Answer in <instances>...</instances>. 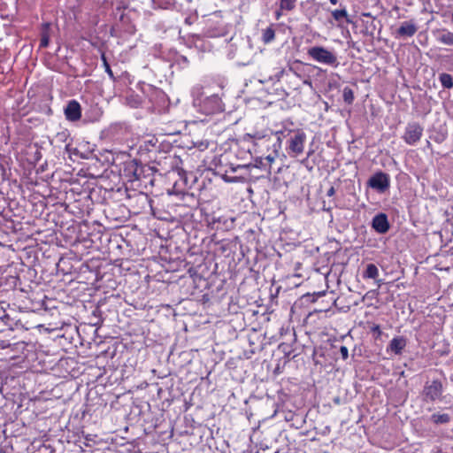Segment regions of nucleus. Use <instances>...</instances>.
<instances>
[{
  "label": "nucleus",
  "instance_id": "obj_1",
  "mask_svg": "<svg viewBox=\"0 0 453 453\" xmlns=\"http://www.w3.org/2000/svg\"><path fill=\"white\" fill-rule=\"evenodd\" d=\"M249 141L253 143L255 151L260 156L256 159V166L271 173V165L278 157L280 150L279 135L272 131L256 132L248 134Z\"/></svg>",
  "mask_w": 453,
  "mask_h": 453
},
{
  "label": "nucleus",
  "instance_id": "obj_2",
  "mask_svg": "<svg viewBox=\"0 0 453 453\" xmlns=\"http://www.w3.org/2000/svg\"><path fill=\"white\" fill-rule=\"evenodd\" d=\"M276 134L279 135L280 144L284 142L285 150L290 157H296L303 152L307 140L306 133L303 128L296 127L292 121H283Z\"/></svg>",
  "mask_w": 453,
  "mask_h": 453
},
{
  "label": "nucleus",
  "instance_id": "obj_3",
  "mask_svg": "<svg viewBox=\"0 0 453 453\" xmlns=\"http://www.w3.org/2000/svg\"><path fill=\"white\" fill-rule=\"evenodd\" d=\"M194 105L205 115H214L225 111V104L218 94H209L202 88H193Z\"/></svg>",
  "mask_w": 453,
  "mask_h": 453
},
{
  "label": "nucleus",
  "instance_id": "obj_4",
  "mask_svg": "<svg viewBox=\"0 0 453 453\" xmlns=\"http://www.w3.org/2000/svg\"><path fill=\"white\" fill-rule=\"evenodd\" d=\"M307 55L313 61L334 68L340 64L336 52L323 46L310 47L307 50Z\"/></svg>",
  "mask_w": 453,
  "mask_h": 453
},
{
  "label": "nucleus",
  "instance_id": "obj_5",
  "mask_svg": "<svg viewBox=\"0 0 453 453\" xmlns=\"http://www.w3.org/2000/svg\"><path fill=\"white\" fill-rule=\"evenodd\" d=\"M229 29L230 26L227 23L215 16L208 20L203 35L208 38L222 37L229 33Z\"/></svg>",
  "mask_w": 453,
  "mask_h": 453
},
{
  "label": "nucleus",
  "instance_id": "obj_6",
  "mask_svg": "<svg viewBox=\"0 0 453 453\" xmlns=\"http://www.w3.org/2000/svg\"><path fill=\"white\" fill-rule=\"evenodd\" d=\"M424 128L418 122H410L406 125L403 140L411 146L416 145L423 136Z\"/></svg>",
  "mask_w": 453,
  "mask_h": 453
},
{
  "label": "nucleus",
  "instance_id": "obj_7",
  "mask_svg": "<svg viewBox=\"0 0 453 453\" xmlns=\"http://www.w3.org/2000/svg\"><path fill=\"white\" fill-rule=\"evenodd\" d=\"M443 392V387L440 380H434L431 382H426L422 391L423 401L434 403L441 399Z\"/></svg>",
  "mask_w": 453,
  "mask_h": 453
},
{
  "label": "nucleus",
  "instance_id": "obj_8",
  "mask_svg": "<svg viewBox=\"0 0 453 453\" xmlns=\"http://www.w3.org/2000/svg\"><path fill=\"white\" fill-rule=\"evenodd\" d=\"M135 31V25L129 12H123L119 17V20L116 22L112 27V32L115 33V35H117L118 33L131 35H134Z\"/></svg>",
  "mask_w": 453,
  "mask_h": 453
},
{
  "label": "nucleus",
  "instance_id": "obj_9",
  "mask_svg": "<svg viewBox=\"0 0 453 453\" xmlns=\"http://www.w3.org/2000/svg\"><path fill=\"white\" fill-rule=\"evenodd\" d=\"M367 184L379 193H384L390 186V177L388 173L379 171L370 177Z\"/></svg>",
  "mask_w": 453,
  "mask_h": 453
},
{
  "label": "nucleus",
  "instance_id": "obj_10",
  "mask_svg": "<svg viewBox=\"0 0 453 453\" xmlns=\"http://www.w3.org/2000/svg\"><path fill=\"white\" fill-rule=\"evenodd\" d=\"M150 101L152 104V111L160 112L166 104V95L160 89H154L150 95Z\"/></svg>",
  "mask_w": 453,
  "mask_h": 453
},
{
  "label": "nucleus",
  "instance_id": "obj_11",
  "mask_svg": "<svg viewBox=\"0 0 453 453\" xmlns=\"http://www.w3.org/2000/svg\"><path fill=\"white\" fill-rule=\"evenodd\" d=\"M372 227L378 234H386L390 228L387 214L381 212L375 215L372 220Z\"/></svg>",
  "mask_w": 453,
  "mask_h": 453
},
{
  "label": "nucleus",
  "instance_id": "obj_12",
  "mask_svg": "<svg viewBox=\"0 0 453 453\" xmlns=\"http://www.w3.org/2000/svg\"><path fill=\"white\" fill-rule=\"evenodd\" d=\"M65 118L70 121H77L81 117V107L76 100H71L68 102L65 108Z\"/></svg>",
  "mask_w": 453,
  "mask_h": 453
},
{
  "label": "nucleus",
  "instance_id": "obj_13",
  "mask_svg": "<svg viewBox=\"0 0 453 453\" xmlns=\"http://www.w3.org/2000/svg\"><path fill=\"white\" fill-rule=\"evenodd\" d=\"M407 345V340L403 336L394 337L387 347V352L401 355Z\"/></svg>",
  "mask_w": 453,
  "mask_h": 453
},
{
  "label": "nucleus",
  "instance_id": "obj_14",
  "mask_svg": "<svg viewBox=\"0 0 453 453\" xmlns=\"http://www.w3.org/2000/svg\"><path fill=\"white\" fill-rule=\"evenodd\" d=\"M418 31V27L413 20L404 21L396 31V37H411Z\"/></svg>",
  "mask_w": 453,
  "mask_h": 453
},
{
  "label": "nucleus",
  "instance_id": "obj_15",
  "mask_svg": "<svg viewBox=\"0 0 453 453\" xmlns=\"http://www.w3.org/2000/svg\"><path fill=\"white\" fill-rule=\"evenodd\" d=\"M275 39V29L273 25L267 27L261 31V41L265 44L271 43Z\"/></svg>",
  "mask_w": 453,
  "mask_h": 453
},
{
  "label": "nucleus",
  "instance_id": "obj_16",
  "mask_svg": "<svg viewBox=\"0 0 453 453\" xmlns=\"http://www.w3.org/2000/svg\"><path fill=\"white\" fill-rule=\"evenodd\" d=\"M437 41L445 45L453 46V33L449 30L442 29L437 35Z\"/></svg>",
  "mask_w": 453,
  "mask_h": 453
},
{
  "label": "nucleus",
  "instance_id": "obj_17",
  "mask_svg": "<svg viewBox=\"0 0 453 453\" xmlns=\"http://www.w3.org/2000/svg\"><path fill=\"white\" fill-rule=\"evenodd\" d=\"M379 276V269L374 264H368L363 273L364 279L377 280Z\"/></svg>",
  "mask_w": 453,
  "mask_h": 453
},
{
  "label": "nucleus",
  "instance_id": "obj_18",
  "mask_svg": "<svg viewBox=\"0 0 453 453\" xmlns=\"http://www.w3.org/2000/svg\"><path fill=\"white\" fill-rule=\"evenodd\" d=\"M439 81L444 88H453V76L449 73H442L439 75Z\"/></svg>",
  "mask_w": 453,
  "mask_h": 453
},
{
  "label": "nucleus",
  "instance_id": "obj_19",
  "mask_svg": "<svg viewBox=\"0 0 453 453\" xmlns=\"http://www.w3.org/2000/svg\"><path fill=\"white\" fill-rule=\"evenodd\" d=\"M297 0H277V4L280 5V10L286 12L293 11L296 6Z\"/></svg>",
  "mask_w": 453,
  "mask_h": 453
},
{
  "label": "nucleus",
  "instance_id": "obj_20",
  "mask_svg": "<svg viewBox=\"0 0 453 453\" xmlns=\"http://www.w3.org/2000/svg\"><path fill=\"white\" fill-rule=\"evenodd\" d=\"M331 15L334 18V19L337 22H341L343 19L348 20V12H347L346 7H343L340 10L332 11Z\"/></svg>",
  "mask_w": 453,
  "mask_h": 453
},
{
  "label": "nucleus",
  "instance_id": "obj_21",
  "mask_svg": "<svg viewBox=\"0 0 453 453\" xmlns=\"http://www.w3.org/2000/svg\"><path fill=\"white\" fill-rule=\"evenodd\" d=\"M431 420L434 423V424H446V423H449V420H450V417L449 414L447 413H443V414H439V413H434L431 416Z\"/></svg>",
  "mask_w": 453,
  "mask_h": 453
},
{
  "label": "nucleus",
  "instance_id": "obj_22",
  "mask_svg": "<svg viewBox=\"0 0 453 453\" xmlns=\"http://www.w3.org/2000/svg\"><path fill=\"white\" fill-rule=\"evenodd\" d=\"M156 8L169 9L173 6L175 0H152Z\"/></svg>",
  "mask_w": 453,
  "mask_h": 453
},
{
  "label": "nucleus",
  "instance_id": "obj_23",
  "mask_svg": "<svg viewBox=\"0 0 453 453\" xmlns=\"http://www.w3.org/2000/svg\"><path fill=\"white\" fill-rule=\"evenodd\" d=\"M342 97L346 104H352L355 99L353 90L349 87H345L342 91Z\"/></svg>",
  "mask_w": 453,
  "mask_h": 453
},
{
  "label": "nucleus",
  "instance_id": "obj_24",
  "mask_svg": "<svg viewBox=\"0 0 453 453\" xmlns=\"http://www.w3.org/2000/svg\"><path fill=\"white\" fill-rule=\"evenodd\" d=\"M101 60L103 62L105 72L108 73L109 77L112 81H114L115 77H114L113 72L111 71V66L107 61L106 56L104 52L101 54Z\"/></svg>",
  "mask_w": 453,
  "mask_h": 453
},
{
  "label": "nucleus",
  "instance_id": "obj_25",
  "mask_svg": "<svg viewBox=\"0 0 453 453\" xmlns=\"http://www.w3.org/2000/svg\"><path fill=\"white\" fill-rule=\"evenodd\" d=\"M230 221L231 225L234 223V219H228L226 217H219V218H213L211 224V225H215V224H223L224 226H226V227H228V222Z\"/></svg>",
  "mask_w": 453,
  "mask_h": 453
},
{
  "label": "nucleus",
  "instance_id": "obj_26",
  "mask_svg": "<svg viewBox=\"0 0 453 453\" xmlns=\"http://www.w3.org/2000/svg\"><path fill=\"white\" fill-rule=\"evenodd\" d=\"M313 154V150H309L308 153H307V157L303 159L301 161V164L303 165H304L306 168H308L309 170H311L312 169V166H310L309 164H308V158Z\"/></svg>",
  "mask_w": 453,
  "mask_h": 453
},
{
  "label": "nucleus",
  "instance_id": "obj_27",
  "mask_svg": "<svg viewBox=\"0 0 453 453\" xmlns=\"http://www.w3.org/2000/svg\"><path fill=\"white\" fill-rule=\"evenodd\" d=\"M340 353L343 360H346L349 357V349L346 346H342L340 348Z\"/></svg>",
  "mask_w": 453,
  "mask_h": 453
},
{
  "label": "nucleus",
  "instance_id": "obj_28",
  "mask_svg": "<svg viewBox=\"0 0 453 453\" xmlns=\"http://www.w3.org/2000/svg\"><path fill=\"white\" fill-rule=\"evenodd\" d=\"M285 12H286L285 10H280V5H279V8L275 11V13H274L275 19H277V20L280 19Z\"/></svg>",
  "mask_w": 453,
  "mask_h": 453
},
{
  "label": "nucleus",
  "instance_id": "obj_29",
  "mask_svg": "<svg viewBox=\"0 0 453 453\" xmlns=\"http://www.w3.org/2000/svg\"><path fill=\"white\" fill-rule=\"evenodd\" d=\"M49 44V38L47 36H42L41 38L40 45L41 47H47Z\"/></svg>",
  "mask_w": 453,
  "mask_h": 453
},
{
  "label": "nucleus",
  "instance_id": "obj_30",
  "mask_svg": "<svg viewBox=\"0 0 453 453\" xmlns=\"http://www.w3.org/2000/svg\"><path fill=\"white\" fill-rule=\"evenodd\" d=\"M303 83L304 85L309 86L310 88H312V81H311V80L310 79V77H306V76H305V77H303Z\"/></svg>",
  "mask_w": 453,
  "mask_h": 453
},
{
  "label": "nucleus",
  "instance_id": "obj_31",
  "mask_svg": "<svg viewBox=\"0 0 453 453\" xmlns=\"http://www.w3.org/2000/svg\"><path fill=\"white\" fill-rule=\"evenodd\" d=\"M178 186H179V184L177 182H175V184H174V186L173 188V192L174 194H183L184 192L182 190L179 189Z\"/></svg>",
  "mask_w": 453,
  "mask_h": 453
},
{
  "label": "nucleus",
  "instance_id": "obj_32",
  "mask_svg": "<svg viewBox=\"0 0 453 453\" xmlns=\"http://www.w3.org/2000/svg\"><path fill=\"white\" fill-rule=\"evenodd\" d=\"M10 345H11L10 342H8L6 341H1L0 342V349H2L9 348Z\"/></svg>",
  "mask_w": 453,
  "mask_h": 453
},
{
  "label": "nucleus",
  "instance_id": "obj_33",
  "mask_svg": "<svg viewBox=\"0 0 453 453\" xmlns=\"http://www.w3.org/2000/svg\"><path fill=\"white\" fill-rule=\"evenodd\" d=\"M334 194H335V189H334V187H331V188L327 190V192H326V195H327L328 196H334Z\"/></svg>",
  "mask_w": 453,
  "mask_h": 453
},
{
  "label": "nucleus",
  "instance_id": "obj_34",
  "mask_svg": "<svg viewBox=\"0 0 453 453\" xmlns=\"http://www.w3.org/2000/svg\"><path fill=\"white\" fill-rule=\"evenodd\" d=\"M294 73H295L298 78H300V79H302V80H303V77H304L303 75H302L301 73H298V72H296V71H295V72H294Z\"/></svg>",
  "mask_w": 453,
  "mask_h": 453
},
{
  "label": "nucleus",
  "instance_id": "obj_35",
  "mask_svg": "<svg viewBox=\"0 0 453 453\" xmlns=\"http://www.w3.org/2000/svg\"><path fill=\"white\" fill-rule=\"evenodd\" d=\"M329 2H330L332 4L335 5V4H337L338 0H329Z\"/></svg>",
  "mask_w": 453,
  "mask_h": 453
},
{
  "label": "nucleus",
  "instance_id": "obj_36",
  "mask_svg": "<svg viewBox=\"0 0 453 453\" xmlns=\"http://www.w3.org/2000/svg\"><path fill=\"white\" fill-rule=\"evenodd\" d=\"M373 331H378V332H380V326H375L373 327Z\"/></svg>",
  "mask_w": 453,
  "mask_h": 453
},
{
  "label": "nucleus",
  "instance_id": "obj_37",
  "mask_svg": "<svg viewBox=\"0 0 453 453\" xmlns=\"http://www.w3.org/2000/svg\"><path fill=\"white\" fill-rule=\"evenodd\" d=\"M185 22H186L187 24H189V25L191 24V21H190V19H189V18H187V19H185Z\"/></svg>",
  "mask_w": 453,
  "mask_h": 453
},
{
  "label": "nucleus",
  "instance_id": "obj_38",
  "mask_svg": "<svg viewBox=\"0 0 453 453\" xmlns=\"http://www.w3.org/2000/svg\"><path fill=\"white\" fill-rule=\"evenodd\" d=\"M434 453H444L441 449H438Z\"/></svg>",
  "mask_w": 453,
  "mask_h": 453
},
{
  "label": "nucleus",
  "instance_id": "obj_39",
  "mask_svg": "<svg viewBox=\"0 0 453 453\" xmlns=\"http://www.w3.org/2000/svg\"><path fill=\"white\" fill-rule=\"evenodd\" d=\"M116 128H117V127H111L110 128V132L111 133V132H112L114 129H116Z\"/></svg>",
  "mask_w": 453,
  "mask_h": 453
},
{
  "label": "nucleus",
  "instance_id": "obj_40",
  "mask_svg": "<svg viewBox=\"0 0 453 453\" xmlns=\"http://www.w3.org/2000/svg\"><path fill=\"white\" fill-rule=\"evenodd\" d=\"M378 286L380 287L381 285L380 280H376Z\"/></svg>",
  "mask_w": 453,
  "mask_h": 453
},
{
  "label": "nucleus",
  "instance_id": "obj_41",
  "mask_svg": "<svg viewBox=\"0 0 453 453\" xmlns=\"http://www.w3.org/2000/svg\"><path fill=\"white\" fill-rule=\"evenodd\" d=\"M8 318H9V317H8V315H4V316L2 318V319L4 320V319H8Z\"/></svg>",
  "mask_w": 453,
  "mask_h": 453
},
{
  "label": "nucleus",
  "instance_id": "obj_42",
  "mask_svg": "<svg viewBox=\"0 0 453 453\" xmlns=\"http://www.w3.org/2000/svg\"><path fill=\"white\" fill-rule=\"evenodd\" d=\"M450 18H451V21L453 23V12H451Z\"/></svg>",
  "mask_w": 453,
  "mask_h": 453
},
{
  "label": "nucleus",
  "instance_id": "obj_43",
  "mask_svg": "<svg viewBox=\"0 0 453 453\" xmlns=\"http://www.w3.org/2000/svg\"><path fill=\"white\" fill-rule=\"evenodd\" d=\"M312 68H317L316 65H313ZM319 70H321L320 68L318 67Z\"/></svg>",
  "mask_w": 453,
  "mask_h": 453
}]
</instances>
